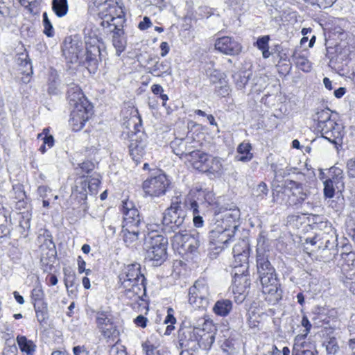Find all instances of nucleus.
Segmentation results:
<instances>
[{
    "label": "nucleus",
    "instance_id": "nucleus-1",
    "mask_svg": "<svg viewBox=\"0 0 355 355\" xmlns=\"http://www.w3.org/2000/svg\"><path fill=\"white\" fill-rule=\"evenodd\" d=\"M98 40L92 38L86 42L85 51L83 44L76 35L67 37L62 44V54L70 63H79L85 66L90 73H95L101 61Z\"/></svg>",
    "mask_w": 355,
    "mask_h": 355
},
{
    "label": "nucleus",
    "instance_id": "nucleus-2",
    "mask_svg": "<svg viewBox=\"0 0 355 355\" xmlns=\"http://www.w3.org/2000/svg\"><path fill=\"white\" fill-rule=\"evenodd\" d=\"M268 257L263 248L257 249V268L262 286V292L266 295V301L271 304H275L282 298V290L280 288L275 270Z\"/></svg>",
    "mask_w": 355,
    "mask_h": 355
},
{
    "label": "nucleus",
    "instance_id": "nucleus-3",
    "mask_svg": "<svg viewBox=\"0 0 355 355\" xmlns=\"http://www.w3.org/2000/svg\"><path fill=\"white\" fill-rule=\"evenodd\" d=\"M187 214L182 207L179 197L173 198L171 205L163 213L161 224L148 225V229L152 232H157L159 229L165 234L182 232L187 227L186 223Z\"/></svg>",
    "mask_w": 355,
    "mask_h": 355
},
{
    "label": "nucleus",
    "instance_id": "nucleus-4",
    "mask_svg": "<svg viewBox=\"0 0 355 355\" xmlns=\"http://www.w3.org/2000/svg\"><path fill=\"white\" fill-rule=\"evenodd\" d=\"M309 194L302 183L291 180H285L281 185H274L272 191L275 202L297 209L302 207Z\"/></svg>",
    "mask_w": 355,
    "mask_h": 355
},
{
    "label": "nucleus",
    "instance_id": "nucleus-5",
    "mask_svg": "<svg viewBox=\"0 0 355 355\" xmlns=\"http://www.w3.org/2000/svg\"><path fill=\"white\" fill-rule=\"evenodd\" d=\"M178 347L182 350L196 352L200 348L209 349L214 342V336L204 329L182 325L178 331Z\"/></svg>",
    "mask_w": 355,
    "mask_h": 355
},
{
    "label": "nucleus",
    "instance_id": "nucleus-6",
    "mask_svg": "<svg viewBox=\"0 0 355 355\" xmlns=\"http://www.w3.org/2000/svg\"><path fill=\"white\" fill-rule=\"evenodd\" d=\"M313 117L318 122L317 129L324 139L335 145L342 143L344 128L337 123L336 113L334 114L329 108L318 109Z\"/></svg>",
    "mask_w": 355,
    "mask_h": 355
},
{
    "label": "nucleus",
    "instance_id": "nucleus-7",
    "mask_svg": "<svg viewBox=\"0 0 355 355\" xmlns=\"http://www.w3.org/2000/svg\"><path fill=\"white\" fill-rule=\"evenodd\" d=\"M71 89H75L74 98L69 94V101L74 106L71 112V118L69 121V125L75 132L80 130L85 125V122L93 114V107L89 102L85 98L83 94L80 92L78 87H72Z\"/></svg>",
    "mask_w": 355,
    "mask_h": 355
},
{
    "label": "nucleus",
    "instance_id": "nucleus-8",
    "mask_svg": "<svg viewBox=\"0 0 355 355\" xmlns=\"http://www.w3.org/2000/svg\"><path fill=\"white\" fill-rule=\"evenodd\" d=\"M137 111H135L128 120L126 127L130 129L132 126L133 130H131L130 135L129 152L133 161L137 164L145 154V149L147 144V136L144 132L141 131V119L137 115Z\"/></svg>",
    "mask_w": 355,
    "mask_h": 355
},
{
    "label": "nucleus",
    "instance_id": "nucleus-9",
    "mask_svg": "<svg viewBox=\"0 0 355 355\" xmlns=\"http://www.w3.org/2000/svg\"><path fill=\"white\" fill-rule=\"evenodd\" d=\"M98 17L102 20L101 26L104 28L112 26H123L124 13L116 0L100 1L98 5Z\"/></svg>",
    "mask_w": 355,
    "mask_h": 355
},
{
    "label": "nucleus",
    "instance_id": "nucleus-10",
    "mask_svg": "<svg viewBox=\"0 0 355 355\" xmlns=\"http://www.w3.org/2000/svg\"><path fill=\"white\" fill-rule=\"evenodd\" d=\"M146 259L154 266H160L167 258L168 239L160 234L148 235Z\"/></svg>",
    "mask_w": 355,
    "mask_h": 355
},
{
    "label": "nucleus",
    "instance_id": "nucleus-11",
    "mask_svg": "<svg viewBox=\"0 0 355 355\" xmlns=\"http://www.w3.org/2000/svg\"><path fill=\"white\" fill-rule=\"evenodd\" d=\"M189 302L195 309H206L210 301V292L205 279H198L189 290Z\"/></svg>",
    "mask_w": 355,
    "mask_h": 355
},
{
    "label": "nucleus",
    "instance_id": "nucleus-12",
    "mask_svg": "<svg viewBox=\"0 0 355 355\" xmlns=\"http://www.w3.org/2000/svg\"><path fill=\"white\" fill-rule=\"evenodd\" d=\"M173 247L181 248L184 252L195 253L200 245V235L196 231L188 232L187 229L182 232H176L171 237Z\"/></svg>",
    "mask_w": 355,
    "mask_h": 355
},
{
    "label": "nucleus",
    "instance_id": "nucleus-13",
    "mask_svg": "<svg viewBox=\"0 0 355 355\" xmlns=\"http://www.w3.org/2000/svg\"><path fill=\"white\" fill-rule=\"evenodd\" d=\"M170 180L167 176L159 171L155 175L147 178L142 184L143 190L146 195L151 197H159L166 193Z\"/></svg>",
    "mask_w": 355,
    "mask_h": 355
},
{
    "label": "nucleus",
    "instance_id": "nucleus-14",
    "mask_svg": "<svg viewBox=\"0 0 355 355\" xmlns=\"http://www.w3.org/2000/svg\"><path fill=\"white\" fill-rule=\"evenodd\" d=\"M121 211L123 214V229L142 230L145 223L138 209L135 207L131 201H123Z\"/></svg>",
    "mask_w": 355,
    "mask_h": 355
},
{
    "label": "nucleus",
    "instance_id": "nucleus-15",
    "mask_svg": "<svg viewBox=\"0 0 355 355\" xmlns=\"http://www.w3.org/2000/svg\"><path fill=\"white\" fill-rule=\"evenodd\" d=\"M119 277L121 284L122 282L127 281L131 282V284H138L139 283L146 284V281L144 275L141 272V265L138 263L125 266Z\"/></svg>",
    "mask_w": 355,
    "mask_h": 355
},
{
    "label": "nucleus",
    "instance_id": "nucleus-16",
    "mask_svg": "<svg viewBox=\"0 0 355 355\" xmlns=\"http://www.w3.org/2000/svg\"><path fill=\"white\" fill-rule=\"evenodd\" d=\"M194 140L188 136L184 138L175 137L174 140L171 142V148L173 152L180 157H184L187 160L190 154L194 152L195 146L192 145Z\"/></svg>",
    "mask_w": 355,
    "mask_h": 355
},
{
    "label": "nucleus",
    "instance_id": "nucleus-17",
    "mask_svg": "<svg viewBox=\"0 0 355 355\" xmlns=\"http://www.w3.org/2000/svg\"><path fill=\"white\" fill-rule=\"evenodd\" d=\"M233 256L236 265L234 268L242 267L248 264L250 256V245L247 239L239 240L234 246L232 250Z\"/></svg>",
    "mask_w": 355,
    "mask_h": 355
},
{
    "label": "nucleus",
    "instance_id": "nucleus-18",
    "mask_svg": "<svg viewBox=\"0 0 355 355\" xmlns=\"http://www.w3.org/2000/svg\"><path fill=\"white\" fill-rule=\"evenodd\" d=\"M121 287L124 289L123 296L134 302L144 300L146 296V284L139 283L138 284H131V282H122Z\"/></svg>",
    "mask_w": 355,
    "mask_h": 355
},
{
    "label": "nucleus",
    "instance_id": "nucleus-19",
    "mask_svg": "<svg viewBox=\"0 0 355 355\" xmlns=\"http://www.w3.org/2000/svg\"><path fill=\"white\" fill-rule=\"evenodd\" d=\"M205 72L211 84L219 83L221 85L220 89L217 91L220 95L225 96L229 94V87L226 85H223L225 83L223 73L214 69L212 63L207 64L205 67Z\"/></svg>",
    "mask_w": 355,
    "mask_h": 355
},
{
    "label": "nucleus",
    "instance_id": "nucleus-20",
    "mask_svg": "<svg viewBox=\"0 0 355 355\" xmlns=\"http://www.w3.org/2000/svg\"><path fill=\"white\" fill-rule=\"evenodd\" d=\"M215 48L218 51L230 55H237L241 51V44L228 36L218 38L215 42Z\"/></svg>",
    "mask_w": 355,
    "mask_h": 355
},
{
    "label": "nucleus",
    "instance_id": "nucleus-21",
    "mask_svg": "<svg viewBox=\"0 0 355 355\" xmlns=\"http://www.w3.org/2000/svg\"><path fill=\"white\" fill-rule=\"evenodd\" d=\"M15 60L19 66V70L24 75L21 78V81L25 84L30 83L33 74V67L27 52L18 53Z\"/></svg>",
    "mask_w": 355,
    "mask_h": 355
},
{
    "label": "nucleus",
    "instance_id": "nucleus-22",
    "mask_svg": "<svg viewBox=\"0 0 355 355\" xmlns=\"http://www.w3.org/2000/svg\"><path fill=\"white\" fill-rule=\"evenodd\" d=\"M123 26H112V28H104L105 34L112 33V44L114 46L116 55H119L126 47V39L124 36Z\"/></svg>",
    "mask_w": 355,
    "mask_h": 355
},
{
    "label": "nucleus",
    "instance_id": "nucleus-23",
    "mask_svg": "<svg viewBox=\"0 0 355 355\" xmlns=\"http://www.w3.org/2000/svg\"><path fill=\"white\" fill-rule=\"evenodd\" d=\"M349 55V50L343 48L340 44L327 47L326 56L329 60V66L336 67L337 64L346 60Z\"/></svg>",
    "mask_w": 355,
    "mask_h": 355
},
{
    "label": "nucleus",
    "instance_id": "nucleus-24",
    "mask_svg": "<svg viewBox=\"0 0 355 355\" xmlns=\"http://www.w3.org/2000/svg\"><path fill=\"white\" fill-rule=\"evenodd\" d=\"M122 239L127 247L137 248L141 243V240L145 238L144 232L137 230L123 229L120 233Z\"/></svg>",
    "mask_w": 355,
    "mask_h": 355
},
{
    "label": "nucleus",
    "instance_id": "nucleus-25",
    "mask_svg": "<svg viewBox=\"0 0 355 355\" xmlns=\"http://www.w3.org/2000/svg\"><path fill=\"white\" fill-rule=\"evenodd\" d=\"M210 243L216 245V248L223 249L227 245L231 239L230 230L225 228L223 230H213L209 232Z\"/></svg>",
    "mask_w": 355,
    "mask_h": 355
},
{
    "label": "nucleus",
    "instance_id": "nucleus-26",
    "mask_svg": "<svg viewBox=\"0 0 355 355\" xmlns=\"http://www.w3.org/2000/svg\"><path fill=\"white\" fill-rule=\"evenodd\" d=\"M209 155L199 150H196L188 157L187 161L191 163L192 166L200 171L205 172L207 168V162Z\"/></svg>",
    "mask_w": 355,
    "mask_h": 355
},
{
    "label": "nucleus",
    "instance_id": "nucleus-27",
    "mask_svg": "<svg viewBox=\"0 0 355 355\" xmlns=\"http://www.w3.org/2000/svg\"><path fill=\"white\" fill-rule=\"evenodd\" d=\"M148 72L157 77L169 75L171 73V62L166 60L157 61L153 65L148 67Z\"/></svg>",
    "mask_w": 355,
    "mask_h": 355
},
{
    "label": "nucleus",
    "instance_id": "nucleus-28",
    "mask_svg": "<svg viewBox=\"0 0 355 355\" xmlns=\"http://www.w3.org/2000/svg\"><path fill=\"white\" fill-rule=\"evenodd\" d=\"M223 159L218 157H211L207 162V168L205 173L213 175L214 177H220L224 173V167L223 165Z\"/></svg>",
    "mask_w": 355,
    "mask_h": 355
},
{
    "label": "nucleus",
    "instance_id": "nucleus-29",
    "mask_svg": "<svg viewBox=\"0 0 355 355\" xmlns=\"http://www.w3.org/2000/svg\"><path fill=\"white\" fill-rule=\"evenodd\" d=\"M233 304L230 300L221 299L218 300L214 307V313L219 316L225 317L231 312Z\"/></svg>",
    "mask_w": 355,
    "mask_h": 355
},
{
    "label": "nucleus",
    "instance_id": "nucleus-30",
    "mask_svg": "<svg viewBox=\"0 0 355 355\" xmlns=\"http://www.w3.org/2000/svg\"><path fill=\"white\" fill-rule=\"evenodd\" d=\"M252 146L248 142L241 143L236 149L238 155L236 159L241 162H248L253 158V154L251 153Z\"/></svg>",
    "mask_w": 355,
    "mask_h": 355
},
{
    "label": "nucleus",
    "instance_id": "nucleus-31",
    "mask_svg": "<svg viewBox=\"0 0 355 355\" xmlns=\"http://www.w3.org/2000/svg\"><path fill=\"white\" fill-rule=\"evenodd\" d=\"M101 335L106 339L114 341L119 336V331L114 321L107 323L105 326L98 327Z\"/></svg>",
    "mask_w": 355,
    "mask_h": 355
},
{
    "label": "nucleus",
    "instance_id": "nucleus-32",
    "mask_svg": "<svg viewBox=\"0 0 355 355\" xmlns=\"http://www.w3.org/2000/svg\"><path fill=\"white\" fill-rule=\"evenodd\" d=\"M186 205L188 209L192 211L194 226L198 228L202 227L204 224V220L202 217L200 215V211L199 209L198 202L194 200H189V202H186Z\"/></svg>",
    "mask_w": 355,
    "mask_h": 355
},
{
    "label": "nucleus",
    "instance_id": "nucleus-33",
    "mask_svg": "<svg viewBox=\"0 0 355 355\" xmlns=\"http://www.w3.org/2000/svg\"><path fill=\"white\" fill-rule=\"evenodd\" d=\"M63 272L64 275V285L69 294L76 295L78 291V285L76 284V275L69 268H64Z\"/></svg>",
    "mask_w": 355,
    "mask_h": 355
},
{
    "label": "nucleus",
    "instance_id": "nucleus-34",
    "mask_svg": "<svg viewBox=\"0 0 355 355\" xmlns=\"http://www.w3.org/2000/svg\"><path fill=\"white\" fill-rule=\"evenodd\" d=\"M17 343L20 350L26 355H33L36 350V345L31 340H28L25 336L18 335Z\"/></svg>",
    "mask_w": 355,
    "mask_h": 355
},
{
    "label": "nucleus",
    "instance_id": "nucleus-35",
    "mask_svg": "<svg viewBox=\"0 0 355 355\" xmlns=\"http://www.w3.org/2000/svg\"><path fill=\"white\" fill-rule=\"evenodd\" d=\"M320 179L331 180L333 184L338 186L340 183L343 184V171L338 167H331L329 168L328 175L327 177L324 176V173H320Z\"/></svg>",
    "mask_w": 355,
    "mask_h": 355
},
{
    "label": "nucleus",
    "instance_id": "nucleus-36",
    "mask_svg": "<svg viewBox=\"0 0 355 355\" xmlns=\"http://www.w3.org/2000/svg\"><path fill=\"white\" fill-rule=\"evenodd\" d=\"M97 31L98 29L92 24L87 26L84 29L85 43L86 44L89 40H92L93 37L97 39L98 42L96 45L98 46L99 52L101 53V49L104 47V44L102 37L97 34Z\"/></svg>",
    "mask_w": 355,
    "mask_h": 355
},
{
    "label": "nucleus",
    "instance_id": "nucleus-37",
    "mask_svg": "<svg viewBox=\"0 0 355 355\" xmlns=\"http://www.w3.org/2000/svg\"><path fill=\"white\" fill-rule=\"evenodd\" d=\"M52 10L58 17L65 16L69 10L67 0H53Z\"/></svg>",
    "mask_w": 355,
    "mask_h": 355
},
{
    "label": "nucleus",
    "instance_id": "nucleus-38",
    "mask_svg": "<svg viewBox=\"0 0 355 355\" xmlns=\"http://www.w3.org/2000/svg\"><path fill=\"white\" fill-rule=\"evenodd\" d=\"M96 327L105 326L107 323L113 321V317L110 311L98 310L95 315Z\"/></svg>",
    "mask_w": 355,
    "mask_h": 355
},
{
    "label": "nucleus",
    "instance_id": "nucleus-39",
    "mask_svg": "<svg viewBox=\"0 0 355 355\" xmlns=\"http://www.w3.org/2000/svg\"><path fill=\"white\" fill-rule=\"evenodd\" d=\"M269 40L270 36L264 35L259 37L255 43L257 47L262 51V55L263 58H268L270 55L268 46Z\"/></svg>",
    "mask_w": 355,
    "mask_h": 355
},
{
    "label": "nucleus",
    "instance_id": "nucleus-40",
    "mask_svg": "<svg viewBox=\"0 0 355 355\" xmlns=\"http://www.w3.org/2000/svg\"><path fill=\"white\" fill-rule=\"evenodd\" d=\"M250 73L247 71L236 73L233 75L235 85L239 89H243L249 81Z\"/></svg>",
    "mask_w": 355,
    "mask_h": 355
},
{
    "label": "nucleus",
    "instance_id": "nucleus-41",
    "mask_svg": "<svg viewBox=\"0 0 355 355\" xmlns=\"http://www.w3.org/2000/svg\"><path fill=\"white\" fill-rule=\"evenodd\" d=\"M293 59L295 60L297 67L302 71L309 72L311 71L312 65L311 62L303 55H294Z\"/></svg>",
    "mask_w": 355,
    "mask_h": 355
},
{
    "label": "nucleus",
    "instance_id": "nucleus-42",
    "mask_svg": "<svg viewBox=\"0 0 355 355\" xmlns=\"http://www.w3.org/2000/svg\"><path fill=\"white\" fill-rule=\"evenodd\" d=\"M198 200L200 201L199 205H211L215 203L214 194L209 191H203L200 192L198 194Z\"/></svg>",
    "mask_w": 355,
    "mask_h": 355
},
{
    "label": "nucleus",
    "instance_id": "nucleus-43",
    "mask_svg": "<svg viewBox=\"0 0 355 355\" xmlns=\"http://www.w3.org/2000/svg\"><path fill=\"white\" fill-rule=\"evenodd\" d=\"M323 346L325 347L327 354L334 355L339 350V346L336 339L334 337L329 338L323 343Z\"/></svg>",
    "mask_w": 355,
    "mask_h": 355
},
{
    "label": "nucleus",
    "instance_id": "nucleus-44",
    "mask_svg": "<svg viewBox=\"0 0 355 355\" xmlns=\"http://www.w3.org/2000/svg\"><path fill=\"white\" fill-rule=\"evenodd\" d=\"M101 184V181L97 178H92L89 179L88 182L86 181L83 182V188H85V187H87L88 191L87 190H85L87 193H89L90 195H95L98 192V188Z\"/></svg>",
    "mask_w": 355,
    "mask_h": 355
},
{
    "label": "nucleus",
    "instance_id": "nucleus-45",
    "mask_svg": "<svg viewBox=\"0 0 355 355\" xmlns=\"http://www.w3.org/2000/svg\"><path fill=\"white\" fill-rule=\"evenodd\" d=\"M324 196L326 198H332L335 194L336 188L338 189V186L332 183L331 180H324Z\"/></svg>",
    "mask_w": 355,
    "mask_h": 355
},
{
    "label": "nucleus",
    "instance_id": "nucleus-46",
    "mask_svg": "<svg viewBox=\"0 0 355 355\" xmlns=\"http://www.w3.org/2000/svg\"><path fill=\"white\" fill-rule=\"evenodd\" d=\"M11 193L12 198L18 200L19 202H23L24 198H26V193L24 189V186L21 184L13 185Z\"/></svg>",
    "mask_w": 355,
    "mask_h": 355
},
{
    "label": "nucleus",
    "instance_id": "nucleus-47",
    "mask_svg": "<svg viewBox=\"0 0 355 355\" xmlns=\"http://www.w3.org/2000/svg\"><path fill=\"white\" fill-rule=\"evenodd\" d=\"M43 17V26H44V31L43 33L47 37H53L54 35V29L53 25L49 19L48 15L46 12H44L42 15Z\"/></svg>",
    "mask_w": 355,
    "mask_h": 355
},
{
    "label": "nucleus",
    "instance_id": "nucleus-48",
    "mask_svg": "<svg viewBox=\"0 0 355 355\" xmlns=\"http://www.w3.org/2000/svg\"><path fill=\"white\" fill-rule=\"evenodd\" d=\"M19 2L31 13L36 12L40 5V0H19Z\"/></svg>",
    "mask_w": 355,
    "mask_h": 355
},
{
    "label": "nucleus",
    "instance_id": "nucleus-49",
    "mask_svg": "<svg viewBox=\"0 0 355 355\" xmlns=\"http://www.w3.org/2000/svg\"><path fill=\"white\" fill-rule=\"evenodd\" d=\"M268 193V189L266 184L263 182H260L257 187L254 189V195L257 198L262 200Z\"/></svg>",
    "mask_w": 355,
    "mask_h": 355
},
{
    "label": "nucleus",
    "instance_id": "nucleus-50",
    "mask_svg": "<svg viewBox=\"0 0 355 355\" xmlns=\"http://www.w3.org/2000/svg\"><path fill=\"white\" fill-rule=\"evenodd\" d=\"M240 217V211L239 209H230L227 210L224 214V218L226 220L231 222L230 219H232V221L234 223L233 227L234 229H236L237 225L236 224V220Z\"/></svg>",
    "mask_w": 355,
    "mask_h": 355
},
{
    "label": "nucleus",
    "instance_id": "nucleus-51",
    "mask_svg": "<svg viewBox=\"0 0 355 355\" xmlns=\"http://www.w3.org/2000/svg\"><path fill=\"white\" fill-rule=\"evenodd\" d=\"M142 349L145 352L146 355H163L160 353L159 350H158L153 345L150 344V342L143 343Z\"/></svg>",
    "mask_w": 355,
    "mask_h": 355
},
{
    "label": "nucleus",
    "instance_id": "nucleus-52",
    "mask_svg": "<svg viewBox=\"0 0 355 355\" xmlns=\"http://www.w3.org/2000/svg\"><path fill=\"white\" fill-rule=\"evenodd\" d=\"M44 297V291L41 286L35 287L31 291V299L35 302L42 301Z\"/></svg>",
    "mask_w": 355,
    "mask_h": 355
},
{
    "label": "nucleus",
    "instance_id": "nucleus-53",
    "mask_svg": "<svg viewBox=\"0 0 355 355\" xmlns=\"http://www.w3.org/2000/svg\"><path fill=\"white\" fill-rule=\"evenodd\" d=\"M12 3V0H0V15L6 17L10 15L9 6Z\"/></svg>",
    "mask_w": 355,
    "mask_h": 355
},
{
    "label": "nucleus",
    "instance_id": "nucleus-54",
    "mask_svg": "<svg viewBox=\"0 0 355 355\" xmlns=\"http://www.w3.org/2000/svg\"><path fill=\"white\" fill-rule=\"evenodd\" d=\"M235 342L232 339H226L221 345V348L223 352L231 354L235 349Z\"/></svg>",
    "mask_w": 355,
    "mask_h": 355
},
{
    "label": "nucleus",
    "instance_id": "nucleus-55",
    "mask_svg": "<svg viewBox=\"0 0 355 355\" xmlns=\"http://www.w3.org/2000/svg\"><path fill=\"white\" fill-rule=\"evenodd\" d=\"M301 325L305 328V329L304 331L305 333L301 337L302 338H305L307 336L308 334L310 332L311 327H312L311 323L310 322L309 318H307V316L306 315H303V316H302V318L301 320Z\"/></svg>",
    "mask_w": 355,
    "mask_h": 355
},
{
    "label": "nucleus",
    "instance_id": "nucleus-56",
    "mask_svg": "<svg viewBox=\"0 0 355 355\" xmlns=\"http://www.w3.org/2000/svg\"><path fill=\"white\" fill-rule=\"evenodd\" d=\"M347 175L351 178H355V156L347 162Z\"/></svg>",
    "mask_w": 355,
    "mask_h": 355
},
{
    "label": "nucleus",
    "instance_id": "nucleus-57",
    "mask_svg": "<svg viewBox=\"0 0 355 355\" xmlns=\"http://www.w3.org/2000/svg\"><path fill=\"white\" fill-rule=\"evenodd\" d=\"M31 215L28 213H24L22 220L19 222L20 227L24 230H28L31 227Z\"/></svg>",
    "mask_w": 355,
    "mask_h": 355
},
{
    "label": "nucleus",
    "instance_id": "nucleus-58",
    "mask_svg": "<svg viewBox=\"0 0 355 355\" xmlns=\"http://www.w3.org/2000/svg\"><path fill=\"white\" fill-rule=\"evenodd\" d=\"M48 131L47 129H44L43 133H45V136L43 137V143L48 146L49 148H51L54 145V138L52 135H47L46 132Z\"/></svg>",
    "mask_w": 355,
    "mask_h": 355
},
{
    "label": "nucleus",
    "instance_id": "nucleus-59",
    "mask_svg": "<svg viewBox=\"0 0 355 355\" xmlns=\"http://www.w3.org/2000/svg\"><path fill=\"white\" fill-rule=\"evenodd\" d=\"M33 306L35 312L39 311H48L47 304L44 302V300L34 302Z\"/></svg>",
    "mask_w": 355,
    "mask_h": 355
},
{
    "label": "nucleus",
    "instance_id": "nucleus-60",
    "mask_svg": "<svg viewBox=\"0 0 355 355\" xmlns=\"http://www.w3.org/2000/svg\"><path fill=\"white\" fill-rule=\"evenodd\" d=\"M292 355H315V354L311 350L297 349L296 347L294 346Z\"/></svg>",
    "mask_w": 355,
    "mask_h": 355
},
{
    "label": "nucleus",
    "instance_id": "nucleus-61",
    "mask_svg": "<svg viewBox=\"0 0 355 355\" xmlns=\"http://www.w3.org/2000/svg\"><path fill=\"white\" fill-rule=\"evenodd\" d=\"M152 25L151 21L148 17H144L143 20L139 22L138 27L140 30H146Z\"/></svg>",
    "mask_w": 355,
    "mask_h": 355
},
{
    "label": "nucleus",
    "instance_id": "nucleus-62",
    "mask_svg": "<svg viewBox=\"0 0 355 355\" xmlns=\"http://www.w3.org/2000/svg\"><path fill=\"white\" fill-rule=\"evenodd\" d=\"M51 189L45 185L40 186L37 189L39 196L44 199L47 197L48 193L51 192Z\"/></svg>",
    "mask_w": 355,
    "mask_h": 355
},
{
    "label": "nucleus",
    "instance_id": "nucleus-63",
    "mask_svg": "<svg viewBox=\"0 0 355 355\" xmlns=\"http://www.w3.org/2000/svg\"><path fill=\"white\" fill-rule=\"evenodd\" d=\"M147 321H148L147 318L142 315H138L134 320V322L137 326L141 327L143 328L146 327Z\"/></svg>",
    "mask_w": 355,
    "mask_h": 355
},
{
    "label": "nucleus",
    "instance_id": "nucleus-64",
    "mask_svg": "<svg viewBox=\"0 0 355 355\" xmlns=\"http://www.w3.org/2000/svg\"><path fill=\"white\" fill-rule=\"evenodd\" d=\"M110 355H127L124 349H120L117 346L113 345L110 350Z\"/></svg>",
    "mask_w": 355,
    "mask_h": 355
}]
</instances>
